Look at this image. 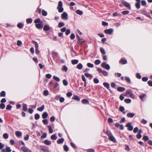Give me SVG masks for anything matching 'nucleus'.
<instances>
[{
	"mask_svg": "<svg viewBox=\"0 0 152 152\" xmlns=\"http://www.w3.org/2000/svg\"><path fill=\"white\" fill-rule=\"evenodd\" d=\"M121 2L125 7L128 8L129 10L131 9V6L129 3L124 0H122Z\"/></svg>",
	"mask_w": 152,
	"mask_h": 152,
	"instance_id": "nucleus-1",
	"label": "nucleus"
},
{
	"mask_svg": "<svg viewBox=\"0 0 152 152\" xmlns=\"http://www.w3.org/2000/svg\"><path fill=\"white\" fill-rule=\"evenodd\" d=\"M101 66L103 68L107 70H109L110 69L109 65L108 64H106V62H103L102 63Z\"/></svg>",
	"mask_w": 152,
	"mask_h": 152,
	"instance_id": "nucleus-2",
	"label": "nucleus"
},
{
	"mask_svg": "<svg viewBox=\"0 0 152 152\" xmlns=\"http://www.w3.org/2000/svg\"><path fill=\"white\" fill-rule=\"evenodd\" d=\"M141 13L142 15H145L150 18L152 19V17L150 15V13L147 12L145 10H142L141 11Z\"/></svg>",
	"mask_w": 152,
	"mask_h": 152,
	"instance_id": "nucleus-3",
	"label": "nucleus"
},
{
	"mask_svg": "<svg viewBox=\"0 0 152 152\" xmlns=\"http://www.w3.org/2000/svg\"><path fill=\"white\" fill-rule=\"evenodd\" d=\"M113 28L106 29L104 30V32L105 33L109 35H111L113 34Z\"/></svg>",
	"mask_w": 152,
	"mask_h": 152,
	"instance_id": "nucleus-4",
	"label": "nucleus"
},
{
	"mask_svg": "<svg viewBox=\"0 0 152 152\" xmlns=\"http://www.w3.org/2000/svg\"><path fill=\"white\" fill-rule=\"evenodd\" d=\"M21 149L23 152H32L30 149L25 146H23L21 147Z\"/></svg>",
	"mask_w": 152,
	"mask_h": 152,
	"instance_id": "nucleus-5",
	"label": "nucleus"
},
{
	"mask_svg": "<svg viewBox=\"0 0 152 152\" xmlns=\"http://www.w3.org/2000/svg\"><path fill=\"white\" fill-rule=\"evenodd\" d=\"M61 18L63 20H67L68 18L67 14L65 12H64L61 15Z\"/></svg>",
	"mask_w": 152,
	"mask_h": 152,
	"instance_id": "nucleus-6",
	"label": "nucleus"
},
{
	"mask_svg": "<svg viewBox=\"0 0 152 152\" xmlns=\"http://www.w3.org/2000/svg\"><path fill=\"white\" fill-rule=\"evenodd\" d=\"M43 24L42 22L35 24L36 27L38 29H42L43 27Z\"/></svg>",
	"mask_w": 152,
	"mask_h": 152,
	"instance_id": "nucleus-7",
	"label": "nucleus"
},
{
	"mask_svg": "<svg viewBox=\"0 0 152 152\" xmlns=\"http://www.w3.org/2000/svg\"><path fill=\"white\" fill-rule=\"evenodd\" d=\"M126 126L128 128V130L132 131L133 130V126L131 125L130 123H129L127 124Z\"/></svg>",
	"mask_w": 152,
	"mask_h": 152,
	"instance_id": "nucleus-8",
	"label": "nucleus"
},
{
	"mask_svg": "<svg viewBox=\"0 0 152 152\" xmlns=\"http://www.w3.org/2000/svg\"><path fill=\"white\" fill-rule=\"evenodd\" d=\"M50 29V27L47 24L45 25L43 27V30L44 31H48Z\"/></svg>",
	"mask_w": 152,
	"mask_h": 152,
	"instance_id": "nucleus-9",
	"label": "nucleus"
},
{
	"mask_svg": "<svg viewBox=\"0 0 152 152\" xmlns=\"http://www.w3.org/2000/svg\"><path fill=\"white\" fill-rule=\"evenodd\" d=\"M41 150L43 152H49L48 148L45 146L42 147Z\"/></svg>",
	"mask_w": 152,
	"mask_h": 152,
	"instance_id": "nucleus-10",
	"label": "nucleus"
},
{
	"mask_svg": "<svg viewBox=\"0 0 152 152\" xmlns=\"http://www.w3.org/2000/svg\"><path fill=\"white\" fill-rule=\"evenodd\" d=\"M119 63L123 65L127 63V61L125 59L121 58L119 61Z\"/></svg>",
	"mask_w": 152,
	"mask_h": 152,
	"instance_id": "nucleus-11",
	"label": "nucleus"
},
{
	"mask_svg": "<svg viewBox=\"0 0 152 152\" xmlns=\"http://www.w3.org/2000/svg\"><path fill=\"white\" fill-rule=\"evenodd\" d=\"M108 138L110 141H112L114 143H115L116 142L115 138L113 135L109 137Z\"/></svg>",
	"mask_w": 152,
	"mask_h": 152,
	"instance_id": "nucleus-12",
	"label": "nucleus"
},
{
	"mask_svg": "<svg viewBox=\"0 0 152 152\" xmlns=\"http://www.w3.org/2000/svg\"><path fill=\"white\" fill-rule=\"evenodd\" d=\"M27 106V105L26 104L24 103L23 104V111L26 112L28 110Z\"/></svg>",
	"mask_w": 152,
	"mask_h": 152,
	"instance_id": "nucleus-13",
	"label": "nucleus"
},
{
	"mask_svg": "<svg viewBox=\"0 0 152 152\" xmlns=\"http://www.w3.org/2000/svg\"><path fill=\"white\" fill-rule=\"evenodd\" d=\"M146 96L145 94H144L142 93L140 94L139 95V97L140 98L142 101H143L144 99V98L145 97H146Z\"/></svg>",
	"mask_w": 152,
	"mask_h": 152,
	"instance_id": "nucleus-14",
	"label": "nucleus"
},
{
	"mask_svg": "<svg viewBox=\"0 0 152 152\" xmlns=\"http://www.w3.org/2000/svg\"><path fill=\"white\" fill-rule=\"evenodd\" d=\"M72 99L75 100L77 102H79L80 100V97L77 95H75L72 97Z\"/></svg>",
	"mask_w": 152,
	"mask_h": 152,
	"instance_id": "nucleus-15",
	"label": "nucleus"
},
{
	"mask_svg": "<svg viewBox=\"0 0 152 152\" xmlns=\"http://www.w3.org/2000/svg\"><path fill=\"white\" fill-rule=\"evenodd\" d=\"M103 85L107 88L108 89H109L110 90V91L111 92V90L109 89L110 85L109 83L106 82H104L103 83Z\"/></svg>",
	"mask_w": 152,
	"mask_h": 152,
	"instance_id": "nucleus-16",
	"label": "nucleus"
},
{
	"mask_svg": "<svg viewBox=\"0 0 152 152\" xmlns=\"http://www.w3.org/2000/svg\"><path fill=\"white\" fill-rule=\"evenodd\" d=\"M117 90L118 91L122 92L125 91V88L124 87L119 86L117 88Z\"/></svg>",
	"mask_w": 152,
	"mask_h": 152,
	"instance_id": "nucleus-17",
	"label": "nucleus"
},
{
	"mask_svg": "<svg viewBox=\"0 0 152 152\" xmlns=\"http://www.w3.org/2000/svg\"><path fill=\"white\" fill-rule=\"evenodd\" d=\"M135 114L134 113H128L127 114V117L130 118H132L134 116Z\"/></svg>",
	"mask_w": 152,
	"mask_h": 152,
	"instance_id": "nucleus-18",
	"label": "nucleus"
},
{
	"mask_svg": "<svg viewBox=\"0 0 152 152\" xmlns=\"http://www.w3.org/2000/svg\"><path fill=\"white\" fill-rule=\"evenodd\" d=\"M48 116V113L46 112H44L42 115V117L43 119H45Z\"/></svg>",
	"mask_w": 152,
	"mask_h": 152,
	"instance_id": "nucleus-19",
	"label": "nucleus"
},
{
	"mask_svg": "<svg viewBox=\"0 0 152 152\" xmlns=\"http://www.w3.org/2000/svg\"><path fill=\"white\" fill-rule=\"evenodd\" d=\"M82 102L84 104H89V102L88 100L86 99H83L82 100Z\"/></svg>",
	"mask_w": 152,
	"mask_h": 152,
	"instance_id": "nucleus-20",
	"label": "nucleus"
},
{
	"mask_svg": "<svg viewBox=\"0 0 152 152\" xmlns=\"http://www.w3.org/2000/svg\"><path fill=\"white\" fill-rule=\"evenodd\" d=\"M64 141V139L63 138H61L58 139L57 141V143L58 144L62 143Z\"/></svg>",
	"mask_w": 152,
	"mask_h": 152,
	"instance_id": "nucleus-21",
	"label": "nucleus"
},
{
	"mask_svg": "<svg viewBox=\"0 0 152 152\" xmlns=\"http://www.w3.org/2000/svg\"><path fill=\"white\" fill-rule=\"evenodd\" d=\"M44 105L43 104L40 107L38 108L37 109V110L39 111L42 112L44 110Z\"/></svg>",
	"mask_w": 152,
	"mask_h": 152,
	"instance_id": "nucleus-22",
	"label": "nucleus"
},
{
	"mask_svg": "<svg viewBox=\"0 0 152 152\" xmlns=\"http://www.w3.org/2000/svg\"><path fill=\"white\" fill-rule=\"evenodd\" d=\"M71 62L72 64L75 65L78 63L79 60L77 59H74L72 60Z\"/></svg>",
	"mask_w": 152,
	"mask_h": 152,
	"instance_id": "nucleus-23",
	"label": "nucleus"
},
{
	"mask_svg": "<svg viewBox=\"0 0 152 152\" xmlns=\"http://www.w3.org/2000/svg\"><path fill=\"white\" fill-rule=\"evenodd\" d=\"M15 134L17 137H19L22 135V133L19 131H17L15 132Z\"/></svg>",
	"mask_w": 152,
	"mask_h": 152,
	"instance_id": "nucleus-24",
	"label": "nucleus"
},
{
	"mask_svg": "<svg viewBox=\"0 0 152 152\" xmlns=\"http://www.w3.org/2000/svg\"><path fill=\"white\" fill-rule=\"evenodd\" d=\"M86 42V40H84L82 41L81 42L78 40V41L77 42V44L78 45H80L81 46V45L85 43Z\"/></svg>",
	"mask_w": 152,
	"mask_h": 152,
	"instance_id": "nucleus-25",
	"label": "nucleus"
},
{
	"mask_svg": "<svg viewBox=\"0 0 152 152\" xmlns=\"http://www.w3.org/2000/svg\"><path fill=\"white\" fill-rule=\"evenodd\" d=\"M83 67L82 64L80 63L77 65L76 67L78 69L80 70L83 68Z\"/></svg>",
	"mask_w": 152,
	"mask_h": 152,
	"instance_id": "nucleus-26",
	"label": "nucleus"
},
{
	"mask_svg": "<svg viewBox=\"0 0 152 152\" xmlns=\"http://www.w3.org/2000/svg\"><path fill=\"white\" fill-rule=\"evenodd\" d=\"M33 21L32 19L31 18H28L26 19V22L27 24H30L32 23Z\"/></svg>",
	"mask_w": 152,
	"mask_h": 152,
	"instance_id": "nucleus-27",
	"label": "nucleus"
},
{
	"mask_svg": "<svg viewBox=\"0 0 152 152\" xmlns=\"http://www.w3.org/2000/svg\"><path fill=\"white\" fill-rule=\"evenodd\" d=\"M41 22H42L41 21L40 19L39 18H37L34 21V23H36V24H37V23H40Z\"/></svg>",
	"mask_w": 152,
	"mask_h": 152,
	"instance_id": "nucleus-28",
	"label": "nucleus"
},
{
	"mask_svg": "<svg viewBox=\"0 0 152 152\" xmlns=\"http://www.w3.org/2000/svg\"><path fill=\"white\" fill-rule=\"evenodd\" d=\"M44 142L45 145H50L51 143V142L47 140H45Z\"/></svg>",
	"mask_w": 152,
	"mask_h": 152,
	"instance_id": "nucleus-29",
	"label": "nucleus"
},
{
	"mask_svg": "<svg viewBox=\"0 0 152 152\" xmlns=\"http://www.w3.org/2000/svg\"><path fill=\"white\" fill-rule=\"evenodd\" d=\"M32 42L35 45V49L38 48L39 45L37 42L34 41H32Z\"/></svg>",
	"mask_w": 152,
	"mask_h": 152,
	"instance_id": "nucleus-30",
	"label": "nucleus"
},
{
	"mask_svg": "<svg viewBox=\"0 0 152 152\" xmlns=\"http://www.w3.org/2000/svg\"><path fill=\"white\" fill-rule=\"evenodd\" d=\"M51 139L52 140H56L57 138V137L56 135V134H54L52 135L50 137Z\"/></svg>",
	"mask_w": 152,
	"mask_h": 152,
	"instance_id": "nucleus-31",
	"label": "nucleus"
},
{
	"mask_svg": "<svg viewBox=\"0 0 152 152\" xmlns=\"http://www.w3.org/2000/svg\"><path fill=\"white\" fill-rule=\"evenodd\" d=\"M65 25V24L63 22H60L59 23L58 25V28H60Z\"/></svg>",
	"mask_w": 152,
	"mask_h": 152,
	"instance_id": "nucleus-32",
	"label": "nucleus"
},
{
	"mask_svg": "<svg viewBox=\"0 0 152 152\" xmlns=\"http://www.w3.org/2000/svg\"><path fill=\"white\" fill-rule=\"evenodd\" d=\"M42 15L43 16H46L47 15L48 13L47 12L45 11V10H43L42 11Z\"/></svg>",
	"mask_w": 152,
	"mask_h": 152,
	"instance_id": "nucleus-33",
	"label": "nucleus"
},
{
	"mask_svg": "<svg viewBox=\"0 0 152 152\" xmlns=\"http://www.w3.org/2000/svg\"><path fill=\"white\" fill-rule=\"evenodd\" d=\"M76 13L80 15H82L83 13V11L79 10H76Z\"/></svg>",
	"mask_w": 152,
	"mask_h": 152,
	"instance_id": "nucleus-34",
	"label": "nucleus"
},
{
	"mask_svg": "<svg viewBox=\"0 0 152 152\" xmlns=\"http://www.w3.org/2000/svg\"><path fill=\"white\" fill-rule=\"evenodd\" d=\"M100 51L101 53L103 55H105L106 53L104 49L103 48H100Z\"/></svg>",
	"mask_w": 152,
	"mask_h": 152,
	"instance_id": "nucleus-35",
	"label": "nucleus"
},
{
	"mask_svg": "<svg viewBox=\"0 0 152 152\" xmlns=\"http://www.w3.org/2000/svg\"><path fill=\"white\" fill-rule=\"evenodd\" d=\"M48 128L49 133H52L53 132V130L51 126L50 125H48Z\"/></svg>",
	"mask_w": 152,
	"mask_h": 152,
	"instance_id": "nucleus-36",
	"label": "nucleus"
},
{
	"mask_svg": "<svg viewBox=\"0 0 152 152\" xmlns=\"http://www.w3.org/2000/svg\"><path fill=\"white\" fill-rule=\"evenodd\" d=\"M6 96V92L4 91H2L0 93L1 97H5Z\"/></svg>",
	"mask_w": 152,
	"mask_h": 152,
	"instance_id": "nucleus-37",
	"label": "nucleus"
},
{
	"mask_svg": "<svg viewBox=\"0 0 152 152\" xmlns=\"http://www.w3.org/2000/svg\"><path fill=\"white\" fill-rule=\"evenodd\" d=\"M17 27L19 28H21L23 26V24L21 23H18L17 25Z\"/></svg>",
	"mask_w": 152,
	"mask_h": 152,
	"instance_id": "nucleus-38",
	"label": "nucleus"
},
{
	"mask_svg": "<svg viewBox=\"0 0 152 152\" xmlns=\"http://www.w3.org/2000/svg\"><path fill=\"white\" fill-rule=\"evenodd\" d=\"M125 80H126V82L129 83V84H130L131 83V80L130 79V78L127 77H125Z\"/></svg>",
	"mask_w": 152,
	"mask_h": 152,
	"instance_id": "nucleus-39",
	"label": "nucleus"
},
{
	"mask_svg": "<svg viewBox=\"0 0 152 152\" xmlns=\"http://www.w3.org/2000/svg\"><path fill=\"white\" fill-rule=\"evenodd\" d=\"M84 75L87 77H90L91 78L93 77V76L91 74L88 73H85Z\"/></svg>",
	"mask_w": 152,
	"mask_h": 152,
	"instance_id": "nucleus-40",
	"label": "nucleus"
},
{
	"mask_svg": "<svg viewBox=\"0 0 152 152\" xmlns=\"http://www.w3.org/2000/svg\"><path fill=\"white\" fill-rule=\"evenodd\" d=\"M63 147L65 151L67 152L69 151V148L67 145H64L63 146Z\"/></svg>",
	"mask_w": 152,
	"mask_h": 152,
	"instance_id": "nucleus-41",
	"label": "nucleus"
},
{
	"mask_svg": "<svg viewBox=\"0 0 152 152\" xmlns=\"http://www.w3.org/2000/svg\"><path fill=\"white\" fill-rule=\"evenodd\" d=\"M124 101L126 103L129 104L131 102V100L130 99H125Z\"/></svg>",
	"mask_w": 152,
	"mask_h": 152,
	"instance_id": "nucleus-42",
	"label": "nucleus"
},
{
	"mask_svg": "<svg viewBox=\"0 0 152 152\" xmlns=\"http://www.w3.org/2000/svg\"><path fill=\"white\" fill-rule=\"evenodd\" d=\"M53 78L55 80H56V81H57V82H59L60 80V79L58 77L56 76H53Z\"/></svg>",
	"mask_w": 152,
	"mask_h": 152,
	"instance_id": "nucleus-43",
	"label": "nucleus"
},
{
	"mask_svg": "<svg viewBox=\"0 0 152 152\" xmlns=\"http://www.w3.org/2000/svg\"><path fill=\"white\" fill-rule=\"evenodd\" d=\"M101 63V61L99 59H97L94 61V64L96 65H98L100 64Z\"/></svg>",
	"mask_w": 152,
	"mask_h": 152,
	"instance_id": "nucleus-44",
	"label": "nucleus"
},
{
	"mask_svg": "<svg viewBox=\"0 0 152 152\" xmlns=\"http://www.w3.org/2000/svg\"><path fill=\"white\" fill-rule=\"evenodd\" d=\"M34 118L35 120H37L40 118V115L38 113H36L34 115Z\"/></svg>",
	"mask_w": 152,
	"mask_h": 152,
	"instance_id": "nucleus-45",
	"label": "nucleus"
},
{
	"mask_svg": "<svg viewBox=\"0 0 152 152\" xmlns=\"http://www.w3.org/2000/svg\"><path fill=\"white\" fill-rule=\"evenodd\" d=\"M68 70V68L65 65H64L62 69V70L63 71H64V72H66Z\"/></svg>",
	"mask_w": 152,
	"mask_h": 152,
	"instance_id": "nucleus-46",
	"label": "nucleus"
},
{
	"mask_svg": "<svg viewBox=\"0 0 152 152\" xmlns=\"http://www.w3.org/2000/svg\"><path fill=\"white\" fill-rule=\"evenodd\" d=\"M5 107V104L4 103H1L0 104V108L1 109H4Z\"/></svg>",
	"mask_w": 152,
	"mask_h": 152,
	"instance_id": "nucleus-47",
	"label": "nucleus"
},
{
	"mask_svg": "<svg viewBox=\"0 0 152 152\" xmlns=\"http://www.w3.org/2000/svg\"><path fill=\"white\" fill-rule=\"evenodd\" d=\"M12 106L10 104H8L6 107V109L7 110H11Z\"/></svg>",
	"mask_w": 152,
	"mask_h": 152,
	"instance_id": "nucleus-48",
	"label": "nucleus"
},
{
	"mask_svg": "<svg viewBox=\"0 0 152 152\" xmlns=\"http://www.w3.org/2000/svg\"><path fill=\"white\" fill-rule=\"evenodd\" d=\"M135 7L137 9H139L140 7V3H137L135 4Z\"/></svg>",
	"mask_w": 152,
	"mask_h": 152,
	"instance_id": "nucleus-49",
	"label": "nucleus"
},
{
	"mask_svg": "<svg viewBox=\"0 0 152 152\" xmlns=\"http://www.w3.org/2000/svg\"><path fill=\"white\" fill-rule=\"evenodd\" d=\"M113 16L114 17H116L118 16H121V15L120 14L117 13V12H114L113 13Z\"/></svg>",
	"mask_w": 152,
	"mask_h": 152,
	"instance_id": "nucleus-50",
	"label": "nucleus"
},
{
	"mask_svg": "<svg viewBox=\"0 0 152 152\" xmlns=\"http://www.w3.org/2000/svg\"><path fill=\"white\" fill-rule=\"evenodd\" d=\"M129 11L128 10L124 11L122 12V13L123 15H126L128 14Z\"/></svg>",
	"mask_w": 152,
	"mask_h": 152,
	"instance_id": "nucleus-51",
	"label": "nucleus"
},
{
	"mask_svg": "<svg viewBox=\"0 0 152 152\" xmlns=\"http://www.w3.org/2000/svg\"><path fill=\"white\" fill-rule=\"evenodd\" d=\"M57 9H58V11L59 12H62L64 11V9L62 7H59V8L57 7Z\"/></svg>",
	"mask_w": 152,
	"mask_h": 152,
	"instance_id": "nucleus-52",
	"label": "nucleus"
},
{
	"mask_svg": "<svg viewBox=\"0 0 152 152\" xmlns=\"http://www.w3.org/2000/svg\"><path fill=\"white\" fill-rule=\"evenodd\" d=\"M106 134L109 137L113 135L111 132L110 131H107L106 132Z\"/></svg>",
	"mask_w": 152,
	"mask_h": 152,
	"instance_id": "nucleus-53",
	"label": "nucleus"
},
{
	"mask_svg": "<svg viewBox=\"0 0 152 152\" xmlns=\"http://www.w3.org/2000/svg\"><path fill=\"white\" fill-rule=\"evenodd\" d=\"M3 137L4 139H7L8 138L9 135L5 133L3 134Z\"/></svg>",
	"mask_w": 152,
	"mask_h": 152,
	"instance_id": "nucleus-54",
	"label": "nucleus"
},
{
	"mask_svg": "<svg viewBox=\"0 0 152 152\" xmlns=\"http://www.w3.org/2000/svg\"><path fill=\"white\" fill-rule=\"evenodd\" d=\"M136 75V77L138 79H140L142 77L141 76L139 73H137Z\"/></svg>",
	"mask_w": 152,
	"mask_h": 152,
	"instance_id": "nucleus-55",
	"label": "nucleus"
},
{
	"mask_svg": "<svg viewBox=\"0 0 152 152\" xmlns=\"http://www.w3.org/2000/svg\"><path fill=\"white\" fill-rule=\"evenodd\" d=\"M52 55L53 56H57L58 55V53L57 52L53 51L52 52Z\"/></svg>",
	"mask_w": 152,
	"mask_h": 152,
	"instance_id": "nucleus-56",
	"label": "nucleus"
},
{
	"mask_svg": "<svg viewBox=\"0 0 152 152\" xmlns=\"http://www.w3.org/2000/svg\"><path fill=\"white\" fill-rule=\"evenodd\" d=\"M141 5L142 6H145L146 4V2L145 0H142L141 1Z\"/></svg>",
	"mask_w": 152,
	"mask_h": 152,
	"instance_id": "nucleus-57",
	"label": "nucleus"
},
{
	"mask_svg": "<svg viewBox=\"0 0 152 152\" xmlns=\"http://www.w3.org/2000/svg\"><path fill=\"white\" fill-rule=\"evenodd\" d=\"M42 123L44 125H47L48 124V121L46 119H45L42 121Z\"/></svg>",
	"mask_w": 152,
	"mask_h": 152,
	"instance_id": "nucleus-58",
	"label": "nucleus"
},
{
	"mask_svg": "<svg viewBox=\"0 0 152 152\" xmlns=\"http://www.w3.org/2000/svg\"><path fill=\"white\" fill-rule=\"evenodd\" d=\"M72 93L70 92H69L66 94L67 96L69 97H70L72 95Z\"/></svg>",
	"mask_w": 152,
	"mask_h": 152,
	"instance_id": "nucleus-59",
	"label": "nucleus"
},
{
	"mask_svg": "<svg viewBox=\"0 0 152 152\" xmlns=\"http://www.w3.org/2000/svg\"><path fill=\"white\" fill-rule=\"evenodd\" d=\"M62 7V2L61 1H60L58 2V5L57 7Z\"/></svg>",
	"mask_w": 152,
	"mask_h": 152,
	"instance_id": "nucleus-60",
	"label": "nucleus"
},
{
	"mask_svg": "<svg viewBox=\"0 0 152 152\" xmlns=\"http://www.w3.org/2000/svg\"><path fill=\"white\" fill-rule=\"evenodd\" d=\"M63 83L64 85V86H67L68 85V82L65 79H64L63 80Z\"/></svg>",
	"mask_w": 152,
	"mask_h": 152,
	"instance_id": "nucleus-61",
	"label": "nucleus"
},
{
	"mask_svg": "<svg viewBox=\"0 0 152 152\" xmlns=\"http://www.w3.org/2000/svg\"><path fill=\"white\" fill-rule=\"evenodd\" d=\"M94 82L95 83L97 84L99 83V80L97 78H95L94 79Z\"/></svg>",
	"mask_w": 152,
	"mask_h": 152,
	"instance_id": "nucleus-62",
	"label": "nucleus"
},
{
	"mask_svg": "<svg viewBox=\"0 0 152 152\" xmlns=\"http://www.w3.org/2000/svg\"><path fill=\"white\" fill-rule=\"evenodd\" d=\"M102 74L105 76H107L108 75V72L106 71L103 70L102 72Z\"/></svg>",
	"mask_w": 152,
	"mask_h": 152,
	"instance_id": "nucleus-63",
	"label": "nucleus"
},
{
	"mask_svg": "<svg viewBox=\"0 0 152 152\" xmlns=\"http://www.w3.org/2000/svg\"><path fill=\"white\" fill-rule=\"evenodd\" d=\"M12 150L10 149V147H7L6 149V152H10Z\"/></svg>",
	"mask_w": 152,
	"mask_h": 152,
	"instance_id": "nucleus-64",
	"label": "nucleus"
}]
</instances>
